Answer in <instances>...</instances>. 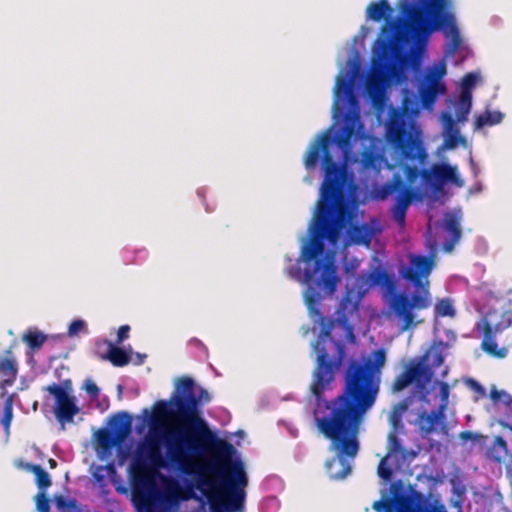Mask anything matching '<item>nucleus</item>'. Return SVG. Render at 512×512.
I'll list each match as a JSON object with an SVG mask.
<instances>
[{
	"mask_svg": "<svg viewBox=\"0 0 512 512\" xmlns=\"http://www.w3.org/2000/svg\"><path fill=\"white\" fill-rule=\"evenodd\" d=\"M350 220L347 189H320V197L310 226L311 238L302 247L301 257L307 264L303 282L305 304L313 322L321 330L314 346L317 353L311 392L316 404L313 410L315 426L319 433L331 441L339 455L354 458L359 450L357 439L364 415L370 410L380 391L382 369L386 351L379 348L363 361L352 359L343 374L341 392L332 400L324 392L335 379V373L345 358V347L331 336L333 321L319 309L324 296L336 291L337 266L331 257L320 258L327 240L336 246L343 229Z\"/></svg>",
	"mask_w": 512,
	"mask_h": 512,
	"instance_id": "1",
	"label": "nucleus"
},
{
	"mask_svg": "<svg viewBox=\"0 0 512 512\" xmlns=\"http://www.w3.org/2000/svg\"><path fill=\"white\" fill-rule=\"evenodd\" d=\"M208 391L196 388L188 376L177 379L169 402L155 404V418L170 419L163 441L169 461L187 474L196 473L197 488L216 511L243 508L248 478L241 460H232L234 446L219 438L202 418L200 405L210 402Z\"/></svg>",
	"mask_w": 512,
	"mask_h": 512,
	"instance_id": "2",
	"label": "nucleus"
},
{
	"mask_svg": "<svg viewBox=\"0 0 512 512\" xmlns=\"http://www.w3.org/2000/svg\"><path fill=\"white\" fill-rule=\"evenodd\" d=\"M446 0H420V4L404 2L401 7L405 19L390 23V33L379 40L378 61L374 72L368 77L366 88L369 93L380 89L385 71L399 47L408 40H426L434 31L443 30L452 35L449 53L453 54L461 44L454 15L445 11Z\"/></svg>",
	"mask_w": 512,
	"mask_h": 512,
	"instance_id": "3",
	"label": "nucleus"
},
{
	"mask_svg": "<svg viewBox=\"0 0 512 512\" xmlns=\"http://www.w3.org/2000/svg\"><path fill=\"white\" fill-rule=\"evenodd\" d=\"M408 258L409 265L400 270V275L414 285L415 291H394L387 299L388 316L397 323L401 333L423 324L425 319L420 312L432 305L428 276L435 266L434 256L410 254Z\"/></svg>",
	"mask_w": 512,
	"mask_h": 512,
	"instance_id": "4",
	"label": "nucleus"
},
{
	"mask_svg": "<svg viewBox=\"0 0 512 512\" xmlns=\"http://www.w3.org/2000/svg\"><path fill=\"white\" fill-rule=\"evenodd\" d=\"M403 488L401 480L391 483V496L383 494L372 504V509L376 512H447L446 506L432 494L415 489L406 494Z\"/></svg>",
	"mask_w": 512,
	"mask_h": 512,
	"instance_id": "5",
	"label": "nucleus"
},
{
	"mask_svg": "<svg viewBox=\"0 0 512 512\" xmlns=\"http://www.w3.org/2000/svg\"><path fill=\"white\" fill-rule=\"evenodd\" d=\"M388 140L392 144L395 153L403 162V170L406 181L415 183L419 176L422 177V165L427 158V153L421 139L414 136L403 123L393 122L388 128Z\"/></svg>",
	"mask_w": 512,
	"mask_h": 512,
	"instance_id": "6",
	"label": "nucleus"
},
{
	"mask_svg": "<svg viewBox=\"0 0 512 512\" xmlns=\"http://www.w3.org/2000/svg\"><path fill=\"white\" fill-rule=\"evenodd\" d=\"M476 329L482 335L481 349L488 355L503 359L512 347V311L502 313L499 322L491 324L482 318Z\"/></svg>",
	"mask_w": 512,
	"mask_h": 512,
	"instance_id": "7",
	"label": "nucleus"
},
{
	"mask_svg": "<svg viewBox=\"0 0 512 512\" xmlns=\"http://www.w3.org/2000/svg\"><path fill=\"white\" fill-rule=\"evenodd\" d=\"M383 197L397 193L394 197V204L391 213L395 222L404 228L408 207L415 199V189L407 186L399 173H395L383 186Z\"/></svg>",
	"mask_w": 512,
	"mask_h": 512,
	"instance_id": "8",
	"label": "nucleus"
},
{
	"mask_svg": "<svg viewBox=\"0 0 512 512\" xmlns=\"http://www.w3.org/2000/svg\"><path fill=\"white\" fill-rule=\"evenodd\" d=\"M433 377L431 367L423 361H410L405 369L395 377L391 384V391L393 393L401 392L411 384L419 389H423L429 384Z\"/></svg>",
	"mask_w": 512,
	"mask_h": 512,
	"instance_id": "9",
	"label": "nucleus"
},
{
	"mask_svg": "<svg viewBox=\"0 0 512 512\" xmlns=\"http://www.w3.org/2000/svg\"><path fill=\"white\" fill-rule=\"evenodd\" d=\"M446 75L445 63H435L426 73L423 82L419 85L418 93L420 100L425 108L434 105L438 94L446 91V87L441 83V79Z\"/></svg>",
	"mask_w": 512,
	"mask_h": 512,
	"instance_id": "10",
	"label": "nucleus"
},
{
	"mask_svg": "<svg viewBox=\"0 0 512 512\" xmlns=\"http://www.w3.org/2000/svg\"><path fill=\"white\" fill-rule=\"evenodd\" d=\"M403 4L404 3H402L400 5V8L402 7ZM400 11H401L402 16L396 20H393V19H390L391 14L393 12V8L391 7L388 0L372 1L367 6L366 14H367L368 19H370L374 22H380L382 20H385V23L381 27L380 35L378 36L377 40L375 41V48H374V52H373L374 56H373V60H372V68H371V73H370L369 77L374 72V63L376 61H378V59H379V57H378V51H379V47H380L379 40L384 39L385 37H387L389 35L390 23H392L394 21H399L401 19H405V15L402 13L401 9H400Z\"/></svg>",
	"mask_w": 512,
	"mask_h": 512,
	"instance_id": "11",
	"label": "nucleus"
},
{
	"mask_svg": "<svg viewBox=\"0 0 512 512\" xmlns=\"http://www.w3.org/2000/svg\"><path fill=\"white\" fill-rule=\"evenodd\" d=\"M45 390L55 398L54 413L56 419L61 424L72 422L74 416L80 412L75 403V397L69 395L64 387L55 383L47 386Z\"/></svg>",
	"mask_w": 512,
	"mask_h": 512,
	"instance_id": "12",
	"label": "nucleus"
},
{
	"mask_svg": "<svg viewBox=\"0 0 512 512\" xmlns=\"http://www.w3.org/2000/svg\"><path fill=\"white\" fill-rule=\"evenodd\" d=\"M424 182L439 190L445 183L460 184L457 168L449 164H433L430 169H422Z\"/></svg>",
	"mask_w": 512,
	"mask_h": 512,
	"instance_id": "13",
	"label": "nucleus"
},
{
	"mask_svg": "<svg viewBox=\"0 0 512 512\" xmlns=\"http://www.w3.org/2000/svg\"><path fill=\"white\" fill-rule=\"evenodd\" d=\"M416 425L422 437H428L432 433L437 432V427H439V432L443 435H447L449 431L445 412L439 413L438 408L430 412L422 411L419 413L416 419Z\"/></svg>",
	"mask_w": 512,
	"mask_h": 512,
	"instance_id": "14",
	"label": "nucleus"
},
{
	"mask_svg": "<svg viewBox=\"0 0 512 512\" xmlns=\"http://www.w3.org/2000/svg\"><path fill=\"white\" fill-rule=\"evenodd\" d=\"M17 373V362L10 347L5 350L4 356L0 357V388L5 389L8 386H12L16 380Z\"/></svg>",
	"mask_w": 512,
	"mask_h": 512,
	"instance_id": "15",
	"label": "nucleus"
},
{
	"mask_svg": "<svg viewBox=\"0 0 512 512\" xmlns=\"http://www.w3.org/2000/svg\"><path fill=\"white\" fill-rule=\"evenodd\" d=\"M398 430H391L387 438V457H400L403 461L412 459L416 453L402 447L400 440L397 436Z\"/></svg>",
	"mask_w": 512,
	"mask_h": 512,
	"instance_id": "16",
	"label": "nucleus"
},
{
	"mask_svg": "<svg viewBox=\"0 0 512 512\" xmlns=\"http://www.w3.org/2000/svg\"><path fill=\"white\" fill-rule=\"evenodd\" d=\"M444 226L446 231L450 234V239L444 242L443 250L445 252H451L462 235L460 220L458 217L449 214L445 217Z\"/></svg>",
	"mask_w": 512,
	"mask_h": 512,
	"instance_id": "17",
	"label": "nucleus"
},
{
	"mask_svg": "<svg viewBox=\"0 0 512 512\" xmlns=\"http://www.w3.org/2000/svg\"><path fill=\"white\" fill-rule=\"evenodd\" d=\"M111 427V431L123 442L132 431L131 415L126 411L119 412L111 419Z\"/></svg>",
	"mask_w": 512,
	"mask_h": 512,
	"instance_id": "18",
	"label": "nucleus"
},
{
	"mask_svg": "<svg viewBox=\"0 0 512 512\" xmlns=\"http://www.w3.org/2000/svg\"><path fill=\"white\" fill-rule=\"evenodd\" d=\"M17 467L22 468L35 475L36 485L40 492H45L52 484L49 474L38 464L26 463L19 460L16 463Z\"/></svg>",
	"mask_w": 512,
	"mask_h": 512,
	"instance_id": "19",
	"label": "nucleus"
},
{
	"mask_svg": "<svg viewBox=\"0 0 512 512\" xmlns=\"http://www.w3.org/2000/svg\"><path fill=\"white\" fill-rule=\"evenodd\" d=\"M375 229L367 224L354 225L350 230V239L354 244L370 246L373 237L375 236Z\"/></svg>",
	"mask_w": 512,
	"mask_h": 512,
	"instance_id": "20",
	"label": "nucleus"
},
{
	"mask_svg": "<svg viewBox=\"0 0 512 512\" xmlns=\"http://www.w3.org/2000/svg\"><path fill=\"white\" fill-rule=\"evenodd\" d=\"M95 441L102 452H110L115 446H119L122 442L119 438L109 429H99L95 434Z\"/></svg>",
	"mask_w": 512,
	"mask_h": 512,
	"instance_id": "21",
	"label": "nucleus"
},
{
	"mask_svg": "<svg viewBox=\"0 0 512 512\" xmlns=\"http://www.w3.org/2000/svg\"><path fill=\"white\" fill-rule=\"evenodd\" d=\"M504 118L503 113L500 111L486 110L484 113L479 114L475 120V128L481 129L484 126H492L502 122Z\"/></svg>",
	"mask_w": 512,
	"mask_h": 512,
	"instance_id": "22",
	"label": "nucleus"
},
{
	"mask_svg": "<svg viewBox=\"0 0 512 512\" xmlns=\"http://www.w3.org/2000/svg\"><path fill=\"white\" fill-rule=\"evenodd\" d=\"M106 358L116 367L126 366L130 362V355L120 347L110 344Z\"/></svg>",
	"mask_w": 512,
	"mask_h": 512,
	"instance_id": "23",
	"label": "nucleus"
},
{
	"mask_svg": "<svg viewBox=\"0 0 512 512\" xmlns=\"http://www.w3.org/2000/svg\"><path fill=\"white\" fill-rule=\"evenodd\" d=\"M407 409L408 402L406 400L400 401L392 408L389 415V422L392 426V430H399L403 427L402 418Z\"/></svg>",
	"mask_w": 512,
	"mask_h": 512,
	"instance_id": "24",
	"label": "nucleus"
},
{
	"mask_svg": "<svg viewBox=\"0 0 512 512\" xmlns=\"http://www.w3.org/2000/svg\"><path fill=\"white\" fill-rule=\"evenodd\" d=\"M508 454V447L506 441L501 437L497 436L494 440L493 445L490 447L488 455L494 461L502 462Z\"/></svg>",
	"mask_w": 512,
	"mask_h": 512,
	"instance_id": "25",
	"label": "nucleus"
},
{
	"mask_svg": "<svg viewBox=\"0 0 512 512\" xmlns=\"http://www.w3.org/2000/svg\"><path fill=\"white\" fill-rule=\"evenodd\" d=\"M23 341L32 350H38L46 342L47 336L38 330H28L22 337Z\"/></svg>",
	"mask_w": 512,
	"mask_h": 512,
	"instance_id": "26",
	"label": "nucleus"
},
{
	"mask_svg": "<svg viewBox=\"0 0 512 512\" xmlns=\"http://www.w3.org/2000/svg\"><path fill=\"white\" fill-rule=\"evenodd\" d=\"M365 281L370 285H387L390 283V278L385 270L374 269L370 273L366 274Z\"/></svg>",
	"mask_w": 512,
	"mask_h": 512,
	"instance_id": "27",
	"label": "nucleus"
},
{
	"mask_svg": "<svg viewBox=\"0 0 512 512\" xmlns=\"http://www.w3.org/2000/svg\"><path fill=\"white\" fill-rule=\"evenodd\" d=\"M13 419V395L6 397L3 407V416L1 418V424L5 431L9 433V428Z\"/></svg>",
	"mask_w": 512,
	"mask_h": 512,
	"instance_id": "28",
	"label": "nucleus"
},
{
	"mask_svg": "<svg viewBox=\"0 0 512 512\" xmlns=\"http://www.w3.org/2000/svg\"><path fill=\"white\" fill-rule=\"evenodd\" d=\"M435 314L439 317H454L455 310L451 301L448 298L438 300L435 305Z\"/></svg>",
	"mask_w": 512,
	"mask_h": 512,
	"instance_id": "29",
	"label": "nucleus"
},
{
	"mask_svg": "<svg viewBox=\"0 0 512 512\" xmlns=\"http://www.w3.org/2000/svg\"><path fill=\"white\" fill-rule=\"evenodd\" d=\"M439 397L440 404L437 407L439 409V413L445 412L448 404H449V395H450V386L447 382H439Z\"/></svg>",
	"mask_w": 512,
	"mask_h": 512,
	"instance_id": "30",
	"label": "nucleus"
},
{
	"mask_svg": "<svg viewBox=\"0 0 512 512\" xmlns=\"http://www.w3.org/2000/svg\"><path fill=\"white\" fill-rule=\"evenodd\" d=\"M179 498V487L177 484L168 486L161 495L162 501L169 505L175 504Z\"/></svg>",
	"mask_w": 512,
	"mask_h": 512,
	"instance_id": "31",
	"label": "nucleus"
},
{
	"mask_svg": "<svg viewBox=\"0 0 512 512\" xmlns=\"http://www.w3.org/2000/svg\"><path fill=\"white\" fill-rule=\"evenodd\" d=\"M389 458L390 457L384 456L380 460V462L378 464V468H377V473H378L379 477L385 481H390L392 479V475H393V470L388 464Z\"/></svg>",
	"mask_w": 512,
	"mask_h": 512,
	"instance_id": "32",
	"label": "nucleus"
},
{
	"mask_svg": "<svg viewBox=\"0 0 512 512\" xmlns=\"http://www.w3.org/2000/svg\"><path fill=\"white\" fill-rule=\"evenodd\" d=\"M148 457L152 464H154L156 467H164V459L161 455L159 447L156 444H149Z\"/></svg>",
	"mask_w": 512,
	"mask_h": 512,
	"instance_id": "33",
	"label": "nucleus"
},
{
	"mask_svg": "<svg viewBox=\"0 0 512 512\" xmlns=\"http://www.w3.org/2000/svg\"><path fill=\"white\" fill-rule=\"evenodd\" d=\"M460 143H465V138L459 134L458 130L449 132L445 139V147L448 149H454Z\"/></svg>",
	"mask_w": 512,
	"mask_h": 512,
	"instance_id": "34",
	"label": "nucleus"
},
{
	"mask_svg": "<svg viewBox=\"0 0 512 512\" xmlns=\"http://www.w3.org/2000/svg\"><path fill=\"white\" fill-rule=\"evenodd\" d=\"M35 502L38 512H50V500L45 492H38L35 496Z\"/></svg>",
	"mask_w": 512,
	"mask_h": 512,
	"instance_id": "35",
	"label": "nucleus"
},
{
	"mask_svg": "<svg viewBox=\"0 0 512 512\" xmlns=\"http://www.w3.org/2000/svg\"><path fill=\"white\" fill-rule=\"evenodd\" d=\"M80 332H87V325L85 321L81 319H76L71 322V324L68 327V335L70 337H74L78 335Z\"/></svg>",
	"mask_w": 512,
	"mask_h": 512,
	"instance_id": "36",
	"label": "nucleus"
},
{
	"mask_svg": "<svg viewBox=\"0 0 512 512\" xmlns=\"http://www.w3.org/2000/svg\"><path fill=\"white\" fill-rule=\"evenodd\" d=\"M477 82V75L467 73L461 80V91L472 92Z\"/></svg>",
	"mask_w": 512,
	"mask_h": 512,
	"instance_id": "37",
	"label": "nucleus"
},
{
	"mask_svg": "<svg viewBox=\"0 0 512 512\" xmlns=\"http://www.w3.org/2000/svg\"><path fill=\"white\" fill-rule=\"evenodd\" d=\"M377 161L378 157L371 151H364L362 154L361 163L365 169L375 168Z\"/></svg>",
	"mask_w": 512,
	"mask_h": 512,
	"instance_id": "38",
	"label": "nucleus"
},
{
	"mask_svg": "<svg viewBox=\"0 0 512 512\" xmlns=\"http://www.w3.org/2000/svg\"><path fill=\"white\" fill-rule=\"evenodd\" d=\"M427 357L431 358V365L433 367H439L444 362V356L440 349H433L428 354Z\"/></svg>",
	"mask_w": 512,
	"mask_h": 512,
	"instance_id": "39",
	"label": "nucleus"
},
{
	"mask_svg": "<svg viewBox=\"0 0 512 512\" xmlns=\"http://www.w3.org/2000/svg\"><path fill=\"white\" fill-rule=\"evenodd\" d=\"M83 388L92 398H97L99 396L100 389L91 379L85 380Z\"/></svg>",
	"mask_w": 512,
	"mask_h": 512,
	"instance_id": "40",
	"label": "nucleus"
},
{
	"mask_svg": "<svg viewBox=\"0 0 512 512\" xmlns=\"http://www.w3.org/2000/svg\"><path fill=\"white\" fill-rule=\"evenodd\" d=\"M471 105H472V92L461 91L458 107L471 109Z\"/></svg>",
	"mask_w": 512,
	"mask_h": 512,
	"instance_id": "41",
	"label": "nucleus"
},
{
	"mask_svg": "<svg viewBox=\"0 0 512 512\" xmlns=\"http://www.w3.org/2000/svg\"><path fill=\"white\" fill-rule=\"evenodd\" d=\"M468 385L477 394L476 399L485 397L486 390L478 381L470 379Z\"/></svg>",
	"mask_w": 512,
	"mask_h": 512,
	"instance_id": "42",
	"label": "nucleus"
},
{
	"mask_svg": "<svg viewBox=\"0 0 512 512\" xmlns=\"http://www.w3.org/2000/svg\"><path fill=\"white\" fill-rule=\"evenodd\" d=\"M459 438L463 441H468V440L479 441L480 439H483L485 437L480 434H476V433L466 430V431H462L459 433Z\"/></svg>",
	"mask_w": 512,
	"mask_h": 512,
	"instance_id": "43",
	"label": "nucleus"
},
{
	"mask_svg": "<svg viewBox=\"0 0 512 512\" xmlns=\"http://www.w3.org/2000/svg\"><path fill=\"white\" fill-rule=\"evenodd\" d=\"M130 332V326L129 325H122L119 327L117 332V344H121L124 340H126L129 337Z\"/></svg>",
	"mask_w": 512,
	"mask_h": 512,
	"instance_id": "44",
	"label": "nucleus"
},
{
	"mask_svg": "<svg viewBox=\"0 0 512 512\" xmlns=\"http://www.w3.org/2000/svg\"><path fill=\"white\" fill-rule=\"evenodd\" d=\"M505 391L497 390L495 387L490 392V398L493 402L503 401L505 395H507Z\"/></svg>",
	"mask_w": 512,
	"mask_h": 512,
	"instance_id": "45",
	"label": "nucleus"
},
{
	"mask_svg": "<svg viewBox=\"0 0 512 512\" xmlns=\"http://www.w3.org/2000/svg\"><path fill=\"white\" fill-rule=\"evenodd\" d=\"M469 112H470V109L458 107L457 111H456L457 120L459 122L465 121L467 119Z\"/></svg>",
	"mask_w": 512,
	"mask_h": 512,
	"instance_id": "46",
	"label": "nucleus"
},
{
	"mask_svg": "<svg viewBox=\"0 0 512 512\" xmlns=\"http://www.w3.org/2000/svg\"><path fill=\"white\" fill-rule=\"evenodd\" d=\"M350 305L352 307V310H356L357 309V304L356 303H353L349 296L346 295L342 301L340 302V309L342 310H346L347 309V306Z\"/></svg>",
	"mask_w": 512,
	"mask_h": 512,
	"instance_id": "47",
	"label": "nucleus"
},
{
	"mask_svg": "<svg viewBox=\"0 0 512 512\" xmlns=\"http://www.w3.org/2000/svg\"><path fill=\"white\" fill-rule=\"evenodd\" d=\"M508 410L512 411V396L507 394L502 401Z\"/></svg>",
	"mask_w": 512,
	"mask_h": 512,
	"instance_id": "48",
	"label": "nucleus"
},
{
	"mask_svg": "<svg viewBox=\"0 0 512 512\" xmlns=\"http://www.w3.org/2000/svg\"><path fill=\"white\" fill-rule=\"evenodd\" d=\"M300 272V268L297 267V266H291L289 269H288V274L290 277L292 278H295Z\"/></svg>",
	"mask_w": 512,
	"mask_h": 512,
	"instance_id": "49",
	"label": "nucleus"
},
{
	"mask_svg": "<svg viewBox=\"0 0 512 512\" xmlns=\"http://www.w3.org/2000/svg\"><path fill=\"white\" fill-rule=\"evenodd\" d=\"M499 425H500L502 428H504V429H508V430H510V431L512 432V424H510V423H508V422H506V421H502V420H500V421H499Z\"/></svg>",
	"mask_w": 512,
	"mask_h": 512,
	"instance_id": "50",
	"label": "nucleus"
},
{
	"mask_svg": "<svg viewBox=\"0 0 512 512\" xmlns=\"http://www.w3.org/2000/svg\"><path fill=\"white\" fill-rule=\"evenodd\" d=\"M447 119H448V126H449V129L451 130L452 127H453V120L452 118L449 116V115H446Z\"/></svg>",
	"mask_w": 512,
	"mask_h": 512,
	"instance_id": "51",
	"label": "nucleus"
},
{
	"mask_svg": "<svg viewBox=\"0 0 512 512\" xmlns=\"http://www.w3.org/2000/svg\"><path fill=\"white\" fill-rule=\"evenodd\" d=\"M49 464H50V467H51V468H55V467H56V465H57V462H56L54 459H50V460H49Z\"/></svg>",
	"mask_w": 512,
	"mask_h": 512,
	"instance_id": "52",
	"label": "nucleus"
},
{
	"mask_svg": "<svg viewBox=\"0 0 512 512\" xmlns=\"http://www.w3.org/2000/svg\"><path fill=\"white\" fill-rule=\"evenodd\" d=\"M64 385H65L67 388H70V386H71V381H70V380H66V381L64 382Z\"/></svg>",
	"mask_w": 512,
	"mask_h": 512,
	"instance_id": "53",
	"label": "nucleus"
},
{
	"mask_svg": "<svg viewBox=\"0 0 512 512\" xmlns=\"http://www.w3.org/2000/svg\"><path fill=\"white\" fill-rule=\"evenodd\" d=\"M349 333H350V335H351V338H352V339H354V334L352 333V329H351V327H349Z\"/></svg>",
	"mask_w": 512,
	"mask_h": 512,
	"instance_id": "54",
	"label": "nucleus"
},
{
	"mask_svg": "<svg viewBox=\"0 0 512 512\" xmlns=\"http://www.w3.org/2000/svg\"><path fill=\"white\" fill-rule=\"evenodd\" d=\"M350 470H351V469H350V467H347V469H346V473H345L343 476H345L347 473H349V472H350Z\"/></svg>",
	"mask_w": 512,
	"mask_h": 512,
	"instance_id": "55",
	"label": "nucleus"
},
{
	"mask_svg": "<svg viewBox=\"0 0 512 512\" xmlns=\"http://www.w3.org/2000/svg\"><path fill=\"white\" fill-rule=\"evenodd\" d=\"M506 512H509V511H506Z\"/></svg>",
	"mask_w": 512,
	"mask_h": 512,
	"instance_id": "56",
	"label": "nucleus"
}]
</instances>
